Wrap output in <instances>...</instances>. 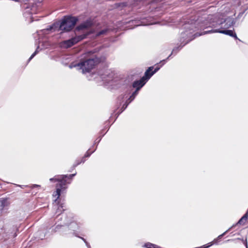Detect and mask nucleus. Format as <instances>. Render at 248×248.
I'll return each mask as SVG.
<instances>
[{
  "mask_svg": "<svg viewBox=\"0 0 248 248\" xmlns=\"http://www.w3.org/2000/svg\"><path fill=\"white\" fill-rule=\"evenodd\" d=\"M198 28L202 30L219 28L223 26V29H227L233 26L236 22V19L232 17H228L225 19H220L213 15H208L207 17L198 19Z\"/></svg>",
  "mask_w": 248,
  "mask_h": 248,
  "instance_id": "1",
  "label": "nucleus"
},
{
  "mask_svg": "<svg viewBox=\"0 0 248 248\" xmlns=\"http://www.w3.org/2000/svg\"><path fill=\"white\" fill-rule=\"evenodd\" d=\"M197 23L198 22L195 21L194 23L192 22L190 24L187 23L184 25V28L185 31L181 32L179 39V42L177 43L176 46L173 48L171 54L166 58L167 60L172 55H176L185 45L193 40L196 37L200 36L198 33L193 34L196 29H199L198 28Z\"/></svg>",
  "mask_w": 248,
  "mask_h": 248,
  "instance_id": "2",
  "label": "nucleus"
},
{
  "mask_svg": "<svg viewBox=\"0 0 248 248\" xmlns=\"http://www.w3.org/2000/svg\"><path fill=\"white\" fill-rule=\"evenodd\" d=\"M78 21V18L77 16H74L71 15L64 16L61 21L59 22H54L51 25H49L46 29H44L38 31V35L42 34H46L48 31H62L63 32H67L71 31L77 22Z\"/></svg>",
  "mask_w": 248,
  "mask_h": 248,
  "instance_id": "3",
  "label": "nucleus"
},
{
  "mask_svg": "<svg viewBox=\"0 0 248 248\" xmlns=\"http://www.w3.org/2000/svg\"><path fill=\"white\" fill-rule=\"evenodd\" d=\"M64 207H65L63 203L58 202V209L56 213H59V214L56 217V227L54 229L56 232L59 230H62L65 226H67L74 219V216L72 213L65 214L62 213L65 210Z\"/></svg>",
  "mask_w": 248,
  "mask_h": 248,
  "instance_id": "4",
  "label": "nucleus"
},
{
  "mask_svg": "<svg viewBox=\"0 0 248 248\" xmlns=\"http://www.w3.org/2000/svg\"><path fill=\"white\" fill-rule=\"evenodd\" d=\"M76 175V173L70 175H57L54 177L50 178L51 182H56V190L53 194V196H57L55 201L56 202L59 198L61 193L64 191L66 188V179H72Z\"/></svg>",
  "mask_w": 248,
  "mask_h": 248,
  "instance_id": "5",
  "label": "nucleus"
},
{
  "mask_svg": "<svg viewBox=\"0 0 248 248\" xmlns=\"http://www.w3.org/2000/svg\"><path fill=\"white\" fill-rule=\"evenodd\" d=\"M101 62L100 58L93 57L81 59L79 62L74 65L81 69L83 73L90 72L94 67Z\"/></svg>",
  "mask_w": 248,
  "mask_h": 248,
  "instance_id": "6",
  "label": "nucleus"
},
{
  "mask_svg": "<svg viewBox=\"0 0 248 248\" xmlns=\"http://www.w3.org/2000/svg\"><path fill=\"white\" fill-rule=\"evenodd\" d=\"M139 91H140L139 90V88L135 89V90L131 94V95H129V96L128 98V99L127 100H126L125 102L123 104L122 107L120 109V110L119 111H118V112H116L117 109H116L113 110V113L111 114V116H110V117L109 118V121H111V119L114 116H115V118L114 120V121L112 122V123H113L116 121V119L118 118L119 115L121 113H122L127 108V107L128 106V105L132 101H133L134 100V99L135 98L136 96L139 93Z\"/></svg>",
  "mask_w": 248,
  "mask_h": 248,
  "instance_id": "7",
  "label": "nucleus"
},
{
  "mask_svg": "<svg viewBox=\"0 0 248 248\" xmlns=\"http://www.w3.org/2000/svg\"><path fill=\"white\" fill-rule=\"evenodd\" d=\"M79 225L74 219L72 221L65 226V228L61 231L64 234H73L77 236L76 232L79 229Z\"/></svg>",
  "mask_w": 248,
  "mask_h": 248,
  "instance_id": "8",
  "label": "nucleus"
},
{
  "mask_svg": "<svg viewBox=\"0 0 248 248\" xmlns=\"http://www.w3.org/2000/svg\"><path fill=\"white\" fill-rule=\"evenodd\" d=\"M233 30L223 29V26H221L219 28L212 29L210 30H206L202 31L201 33H199V35H202L206 34H209L212 33H220L226 35H228L230 36H232L233 34L234 33Z\"/></svg>",
  "mask_w": 248,
  "mask_h": 248,
  "instance_id": "9",
  "label": "nucleus"
},
{
  "mask_svg": "<svg viewBox=\"0 0 248 248\" xmlns=\"http://www.w3.org/2000/svg\"><path fill=\"white\" fill-rule=\"evenodd\" d=\"M115 73L110 69L106 70L103 74H100V78L102 80L109 82L114 78Z\"/></svg>",
  "mask_w": 248,
  "mask_h": 248,
  "instance_id": "10",
  "label": "nucleus"
},
{
  "mask_svg": "<svg viewBox=\"0 0 248 248\" xmlns=\"http://www.w3.org/2000/svg\"><path fill=\"white\" fill-rule=\"evenodd\" d=\"M126 88V90L125 94L120 95L117 98L118 101H119V104L117 105V109H118L121 106V103L123 102L124 99H126V100L128 99L129 96V95L131 94V93L133 89L131 85H127Z\"/></svg>",
  "mask_w": 248,
  "mask_h": 248,
  "instance_id": "11",
  "label": "nucleus"
},
{
  "mask_svg": "<svg viewBox=\"0 0 248 248\" xmlns=\"http://www.w3.org/2000/svg\"><path fill=\"white\" fill-rule=\"evenodd\" d=\"M93 25V22L90 19H87L79 25H78L75 29L76 31H80L91 28Z\"/></svg>",
  "mask_w": 248,
  "mask_h": 248,
  "instance_id": "12",
  "label": "nucleus"
},
{
  "mask_svg": "<svg viewBox=\"0 0 248 248\" xmlns=\"http://www.w3.org/2000/svg\"><path fill=\"white\" fill-rule=\"evenodd\" d=\"M154 66H152L148 68L145 72L144 76L142 77V80H144L147 82L149 79L155 74H153Z\"/></svg>",
  "mask_w": 248,
  "mask_h": 248,
  "instance_id": "13",
  "label": "nucleus"
},
{
  "mask_svg": "<svg viewBox=\"0 0 248 248\" xmlns=\"http://www.w3.org/2000/svg\"><path fill=\"white\" fill-rule=\"evenodd\" d=\"M248 218V208L246 213L242 216V217L238 221V222L232 225L230 228H229V230H231L238 225H244L245 222Z\"/></svg>",
  "mask_w": 248,
  "mask_h": 248,
  "instance_id": "14",
  "label": "nucleus"
},
{
  "mask_svg": "<svg viewBox=\"0 0 248 248\" xmlns=\"http://www.w3.org/2000/svg\"><path fill=\"white\" fill-rule=\"evenodd\" d=\"M231 230H229V229H228L227 231H226L223 233H222L221 234L218 236V237L217 238L215 239L212 242L208 243L206 245L202 246V248H208L209 247L211 246L213 244H217L218 242L219 241V240L221 239V238L223 236H224L226 234L227 232H229Z\"/></svg>",
  "mask_w": 248,
  "mask_h": 248,
  "instance_id": "15",
  "label": "nucleus"
},
{
  "mask_svg": "<svg viewBox=\"0 0 248 248\" xmlns=\"http://www.w3.org/2000/svg\"><path fill=\"white\" fill-rule=\"evenodd\" d=\"M146 82L144 80H142V78L139 80H135L131 85L133 88L138 89L139 88V90L146 84Z\"/></svg>",
  "mask_w": 248,
  "mask_h": 248,
  "instance_id": "16",
  "label": "nucleus"
},
{
  "mask_svg": "<svg viewBox=\"0 0 248 248\" xmlns=\"http://www.w3.org/2000/svg\"><path fill=\"white\" fill-rule=\"evenodd\" d=\"M91 34L90 32H87L86 33H83L81 35L76 36L75 37H73V40L76 43V44L81 40L86 38L87 36Z\"/></svg>",
  "mask_w": 248,
  "mask_h": 248,
  "instance_id": "17",
  "label": "nucleus"
},
{
  "mask_svg": "<svg viewBox=\"0 0 248 248\" xmlns=\"http://www.w3.org/2000/svg\"><path fill=\"white\" fill-rule=\"evenodd\" d=\"M9 202L7 198H1L0 199V210L2 211L5 207L9 205Z\"/></svg>",
  "mask_w": 248,
  "mask_h": 248,
  "instance_id": "18",
  "label": "nucleus"
},
{
  "mask_svg": "<svg viewBox=\"0 0 248 248\" xmlns=\"http://www.w3.org/2000/svg\"><path fill=\"white\" fill-rule=\"evenodd\" d=\"M18 230V229L16 226H12L9 228V231L7 232L6 233H8L9 236H12L13 237H16L17 236L16 233V231Z\"/></svg>",
  "mask_w": 248,
  "mask_h": 248,
  "instance_id": "19",
  "label": "nucleus"
},
{
  "mask_svg": "<svg viewBox=\"0 0 248 248\" xmlns=\"http://www.w3.org/2000/svg\"><path fill=\"white\" fill-rule=\"evenodd\" d=\"M167 59H164V60H163L162 61H161L159 63H157V64H160V65H157L156 66L155 68H154V70H153V74H155V73H156L160 69V68L165 64V63L167 62Z\"/></svg>",
  "mask_w": 248,
  "mask_h": 248,
  "instance_id": "20",
  "label": "nucleus"
},
{
  "mask_svg": "<svg viewBox=\"0 0 248 248\" xmlns=\"http://www.w3.org/2000/svg\"><path fill=\"white\" fill-rule=\"evenodd\" d=\"M45 233L42 230H39L35 233V238L37 239L38 240H43L45 238Z\"/></svg>",
  "mask_w": 248,
  "mask_h": 248,
  "instance_id": "21",
  "label": "nucleus"
},
{
  "mask_svg": "<svg viewBox=\"0 0 248 248\" xmlns=\"http://www.w3.org/2000/svg\"><path fill=\"white\" fill-rule=\"evenodd\" d=\"M64 44L66 45V47H70L76 44L73 38H71L69 40L64 41Z\"/></svg>",
  "mask_w": 248,
  "mask_h": 248,
  "instance_id": "22",
  "label": "nucleus"
},
{
  "mask_svg": "<svg viewBox=\"0 0 248 248\" xmlns=\"http://www.w3.org/2000/svg\"><path fill=\"white\" fill-rule=\"evenodd\" d=\"M41 49H39V46H38L35 51L31 54V55L30 56V57L28 59V63L29 62L35 57V56H36L38 54V53L39 52L40 50H41Z\"/></svg>",
  "mask_w": 248,
  "mask_h": 248,
  "instance_id": "23",
  "label": "nucleus"
},
{
  "mask_svg": "<svg viewBox=\"0 0 248 248\" xmlns=\"http://www.w3.org/2000/svg\"><path fill=\"white\" fill-rule=\"evenodd\" d=\"M41 49H39V46H38L35 51L31 54V55L30 56V57L28 59V63L29 62L35 57V56H36L38 54V53L39 52L40 50H41Z\"/></svg>",
  "mask_w": 248,
  "mask_h": 248,
  "instance_id": "24",
  "label": "nucleus"
},
{
  "mask_svg": "<svg viewBox=\"0 0 248 248\" xmlns=\"http://www.w3.org/2000/svg\"><path fill=\"white\" fill-rule=\"evenodd\" d=\"M96 147L93 151H91L90 152V150L91 149H89L85 153V154L84 155V157H89V156H90V155L95 152V151L96 150Z\"/></svg>",
  "mask_w": 248,
  "mask_h": 248,
  "instance_id": "25",
  "label": "nucleus"
},
{
  "mask_svg": "<svg viewBox=\"0 0 248 248\" xmlns=\"http://www.w3.org/2000/svg\"><path fill=\"white\" fill-rule=\"evenodd\" d=\"M107 31H108V30L107 29H103V30H102L99 31L97 33L96 35L97 36H100V35H101L105 34Z\"/></svg>",
  "mask_w": 248,
  "mask_h": 248,
  "instance_id": "26",
  "label": "nucleus"
},
{
  "mask_svg": "<svg viewBox=\"0 0 248 248\" xmlns=\"http://www.w3.org/2000/svg\"><path fill=\"white\" fill-rule=\"evenodd\" d=\"M105 134H103V135L102 136H100L99 137H98V138H97L94 141V144L93 145H95V144H96V146H97V145L98 144V143L100 142V141H101V139H102V137H103L104 136V135Z\"/></svg>",
  "mask_w": 248,
  "mask_h": 248,
  "instance_id": "27",
  "label": "nucleus"
},
{
  "mask_svg": "<svg viewBox=\"0 0 248 248\" xmlns=\"http://www.w3.org/2000/svg\"><path fill=\"white\" fill-rule=\"evenodd\" d=\"M81 163V162L79 159H77L75 163L73 165L72 170L74 169L77 166Z\"/></svg>",
  "mask_w": 248,
  "mask_h": 248,
  "instance_id": "28",
  "label": "nucleus"
},
{
  "mask_svg": "<svg viewBox=\"0 0 248 248\" xmlns=\"http://www.w3.org/2000/svg\"><path fill=\"white\" fill-rule=\"evenodd\" d=\"M236 239L242 241L244 245L246 246V248H248L247 238L244 240L243 238H238Z\"/></svg>",
  "mask_w": 248,
  "mask_h": 248,
  "instance_id": "29",
  "label": "nucleus"
},
{
  "mask_svg": "<svg viewBox=\"0 0 248 248\" xmlns=\"http://www.w3.org/2000/svg\"><path fill=\"white\" fill-rule=\"evenodd\" d=\"M41 187L40 185H36V184H33V185L29 186V187L31 188V189H33L35 187Z\"/></svg>",
  "mask_w": 248,
  "mask_h": 248,
  "instance_id": "30",
  "label": "nucleus"
},
{
  "mask_svg": "<svg viewBox=\"0 0 248 248\" xmlns=\"http://www.w3.org/2000/svg\"><path fill=\"white\" fill-rule=\"evenodd\" d=\"M247 10V8H246V9L244 11L241 12H240V13H239V14L238 15V16H237L236 18H240V17L243 16V15L244 14V13L245 12V11H246Z\"/></svg>",
  "mask_w": 248,
  "mask_h": 248,
  "instance_id": "31",
  "label": "nucleus"
},
{
  "mask_svg": "<svg viewBox=\"0 0 248 248\" xmlns=\"http://www.w3.org/2000/svg\"><path fill=\"white\" fill-rule=\"evenodd\" d=\"M232 37H233L235 40H239L240 42H241V40L240 39H239L237 36V35L236 34V33L234 32V33L233 34V35H232Z\"/></svg>",
  "mask_w": 248,
  "mask_h": 248,
  "instance_id": "32",
  "label": "nucleus"
},
{
  "mask_svg": "<svg viewBox=\"0 0 248 248\" xmlns=\"http://www.w3.org/2000/svg\"><path fill=\"white\" fill-rule=\"evenodd\" d=\"M77 237H78L80 238V239H81L83 241V242L85 243V245H86V243H88L86 241V240L85 238H84L83 237H80V236H78V235H77Z\"/></svg>",
  "mask_w": 248,
  "mask_h": 248,
  "instance_id": "33",
  "label": "nucleus"
},
{
  "mask_svg": "<svg viewBox=\"0 0 248 248\" xmlns=\"http://www.w3.org/2000/svg\"><path fill=\"white\" fill-rule=\"evenodd\" d=\"M24 7L25 9L27 10V11H29V10L28 9H30V7L28 5H26L25 4L24 5Z\"/></svg>",
  "mask_w": 248,
  "mask_h": 248,
  "instance_id": "34",
  "label": "nucleus"
},
{
  "mask_svg": "<svg viewBox=\"0 0 248 248\" xmlns=\"http://www.w3.org/2000/svg\"><path fill=\"white\" fill-rule=\"evenodd\" d=\"M86 157H84V156L82 158V159H81V160H80V161H81V163H84V162H85V160H86L85 158Z\"/></svg>",
  "mask_w": 248,
  "mask_h": 248,
  "instance_id": "35",
  "label": "nucleus"
},
{
  "mask_svg": "<svg viewBox=\"0 0 248 248\" xmlns=\"http://www.w3.org/2000/svg\"><path fill=\"white\" fill-rule=\"evenodd\" d=\"M18 186H20L21 188H23L24 187H29V186H24V185H18Z\"/></svg>",
  "mask_w": 248,
  "mask_h": 248,
  "instance_id": "36",
  "label": "nucleus"
},
{
  "mask_svg": "<svg viewBox=\"0 0 248 248\" xmlns=\"http://www.w3.org/2000/svg\"><path fill=\"white\" fill-rule=\"evenodd\" d=\"M86 246L88 248H91V247L89 243H86Z\"/></svg>",
  "mask_w": 248,
  "mask_h": 248,
  "instance_id": "37",
  "label": "nucleus"
},
{
  "mask_svg": "<svg viewBox=\"0 0 248 248\" xmlns=\"http://www.w3.org/2000/svg\"><path fill=\"white\" fill-rule=\"evenodd\" d=\"M122 4L123 5V6H126V3H122Z\"/></svg>",
  "mask_w": 248,
  "mask_h": 248,
  "instance_id": "38",
  "label": "nucleus"
},
{
  "mask_svg": "<svg viewBox=\"0 0 248 248\" xmlns=\"http://www.w3.org/2000/svg\"><path fill=\"white\" fill-rule=\"evenodd\" d=\"M234 239H233V240H228L227 241H234Z\"/></svg>",
  "mask_w": 248,
  "mask_h": 248,
  "instance_id": "39",
  "label": "nucleus"
},
{
  "mask_svg": "<svg viewBox=\"0 0 248 248\" xmlns=\"http://www.w3.org/2000/svg\"><path fill=\"white\" fill-rule=\"evenodd\" d=\"M71 170H72V169H70V170H69V172H71Z\"/></svg>",
  "mask_w": 248,
  "mask_h": 248,
  "instance_id": "40",
  "label": "nucleus"
},
{
  "mask_svg": "<svg viewBox=\"0 0 248 248\" xmlns=\"http://www.w3.org/2000/svg\"><path fill=\"white\" fill-rule=\"evenodd\" d=\"M71 170H72V169H70V170H69V172H71Z\"/></svg>",
  "mask_w": 248,
  "mask_h": 248,
  "instance_id": "41",
  "label": "nucleus"
},
{
  "mask_svg": "<svg viewBox=\"0 0 248 248\" xmlns=\"http://www.w3.org/2000/svg\"><path fill=\"white\" fill-rule=\"evenodd\" d=\"M247 9H248V7L247 8Z\"/></svg>",
  "mask_w": 248,
  "mask_h": 248,
  "instance_id": "42",
  "label": "nucleus"
}]
</instances>
